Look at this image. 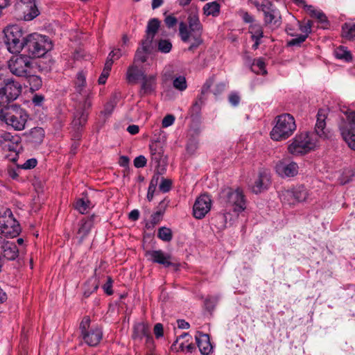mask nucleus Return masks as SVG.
Instances as JSON below:
<instances>
[{"mask_svg": "<svg viewBox=\"0 0 355 355\" xmlns=\"http://www.w3.org/2000/svg\"><path fill=\"white\" fill-rule=\"evenodd\" d=\"M327 119V111L319 110L317 114V121L314 132H303L297 134L291 141L288 146V152L294 155H304L318 146V137L324 139L331 138V133L326 128V119Z\"/></svg>", "mask_w": 355, "mask_h": 355, "instance_id": "f257e3e1", "label": "nucleus"}, {"mask_svg": "<svg viewBox=\"0 0 355 355\" xmlns=\"http://www.w3.org/2000/svg\"><path fill=\"white\" fill-rule=\"evenodd\" d=\"M187 23L184 21L179 23V35L184 42L193 41L188 48L191 51L198 47L203 42V26L200 22L199 10L196 6H191L187 10Z\"/></svg>", "mask_w": 355, "mask_h": 355, "instance_id": "f03ea898", "label": "nucleus"}, {"mask_svg": "<svg viewBox=\"0 0 355 355\" xmlns=\"http://www.w3.org/2000/svg\"><path fill=\"white\" fill-rule=\"evenodd\" d=\"M53 47L49 37L36 33L28 34L25 37L24 47L28 57L40 58Z\"/></svg>", "mask_w": 355, "mask_h": 355, "instance_id": "7ed1b4c3", "label": "nucleus"}, {"mask_svg": "<svg viewBox=\"0 0 355 355\" xmlns=\"http://www.w3.org/2000/svg\"><path fill=\"white\" fill-rule=\"evenodd\" d=\"M1 121L17 131L25 128L26 123L28 119L26 111L20 106L12 105L1 108Z\"/></svg>", "mask_w": 355, "mask_h": 355, "instance_id": "20e7f679", "label": "nucleus"}, {"mask_svg": "<svg viewBox=\"0 0 355 355\" xmlns=\"http://www.w3.org/2000/svg\"><path fill=\"white\" fill-rule=\"evenodd\" d=\"M296 128L294 117L290 114H282L275 118V125L270 131V136L273 141H284L289 138Z\"/></svg>", "mask_w": 355, "mask_h": 355, "instance_id": "39448f33", "label": "nucleus"}, {"mask_svg": "<svg viewBox=\"0 0 355 355\" xmlns=\"http://www.w3.org/2000/svg\"><path fill=\"white\" fill-rule=\"evenodd\" d=\"M5 44L11 53H17L24 47L26 32L19 25H10L3 30Z\"/></svg>", "mask_w": 355, "mask_h": 355, "instance_id": "423d86ee", "label": "nucleus"}, {"mask_svg": "<svg viewBox=\"0 0 355 355\" xmlns=\"http://www.w3.org/2000/svg\"><path fill=\"white\" fill-rule=\"evenodd\" d=\"M220 200L226 207H230L233 211L239 213L246 209V200L243 191L240 188L232 189L227 187L220 192Z\"/></svg>", "mask_w": 355, "mask_h": 355, "instance_id": "0eeeda50", "label": "nucleus"}, {"mask_svg": "<svg viewBox=\"0 0 355 355\" xmlns=\"http://www.w3.org/2000/svg\"><path fill=\"white\" fill-rule=\"evenodd\" d=\"M254 5L259 10L263 12L266 26L272 29H277L281 26V13L271 1L263 0L261 3H255Z\"/></svg>", "mask_w": 355, "mask_h": 355, "instance_id": "6e6552de", "label": "nucleus"}, {"mask_svg": "<svg viewBox=\"0 0 355 355\" xmlns=\"http://www.w3.org/2000/svg\"><path fill=\"white\" fill-rule=\"evenodd\" d=\"M343 113L345 118L339 125L340 135L348 147L355 150V112L345 111Z\"/></svg>", "mask_w": 355, "mask_h": 355, "instance_id": "1a4fd4ad", "label": "nucleus"}, {"mask_svg": "<svg viewBox=\"0 0 355 355\" xmlns=\"http://www.w3.org/2000/svg\"><path fill=\"white\" fill-rule=\"evenodd\" d=\"M8 65L10 72L19 77L28 76L33 68L31 58L22 54L12 56Z\"/></svg>", "mask_w": 355, "mask_h": 355, "instance_id": "9d476101", "label": "nucleus"}, {"mask_svg": "<svg viewBox=\"0 0 355 355\" xmlns=\"http://www.w3.org/2000/svg\"><path fill=\"white\" fill-rule=\"evenodd\" d=\"M92 92H87L86 98L83 103H80L73 113L72 124L75 128H79L85 125L88 119V110L92 107Z\"/></svg>", "mask_w": 355, "mask_h": 355, "instance_id": "9b49d317", "label": "nucleus"}, {"mask_svg": "<svg viewBox=\"0 0 355 355\" xmlns=\"http://www.w3.org/2000/svg\"><path fill=\"white\" fill-rule=\"evenodd\" d=\"M3 86L0 88L1 105L15 100L21 92V85L12 78H3Z\"/></svg>", "mask_w": 355, "mask_h": 355, "instance_id": "f8f14e48", "label": "nucleus"}, {"mask_svg": "<svg viewBox=\"0 0 355 355\" xmlns=\"http://www.w3.org/2000/svg\"><path fill=\"white\" fill-rule=\"evenodd\" d=\"M212 205L211 196L202 194L198 196L193 206V215L197 219L203 218L210 211Z\"/></svg>", "mask_w": 355, "mask_h": 355, "instance_id": "ddd939ff", "label": "nucleus"}, {"mask_svg": "<svg viewBox=\"0 0 355 355\" xmlns=\"http://www.w3.org/2000/svg\"><path fill=\"white\" fill-rule=\"evenodd\" d=\"M275 171L282 178H292L297 175L299 166L293 161L280 160L276 164Z\"/></svg>", "mask_w": 355, "mask_h": 355, "instance_id": "4468645a", "label": "nucleus"}, {"mask_svg": "<svg viewBox=\"0 0 355 355\" xmlns=\"http://www.w3.org/2000/svg\"><path fill=\"white\" fill-rule=\"evenodd\" d=\"M0 147L4 150L17 152L20 148V137L17 135L3 132L0 135Z\"/></svg>", "mask_w": 355, "mask_h": 355, "instance_id": "2eb2a0df", "label": "nucleus"}, {"mask_svg": "<svg viewBox=\"0 0 355 355\" xmlns=\"http://www.w3.org/2000/svg\"><path fill=\"white\" fill-rule=\"evenodd\" d=\"M17 8L23 13L25 21H31L39 15L35 0H20L17 3Z\"/></svg>", "mask_w": 355, "mask_h": 355, "instance_id": "dca6fc26", "label": "nucleus"}, {"mask_svg": "<svg viewBox=\"0 0 355 355\" xmlns=\"http://www.w3.org/2000/svg\"><path fill=\"white\" fill-rule=\"evenodd\" d=\"M145 256L148 261L153 263L161 264L165 268L174 265L171 261V255L164 252L161 250H147L145 252Z\"/></svg>", "mask_w": 355, "mask_h": 355, "instance_id": "f3484780", "label": "nucleus"}, {"mask_svg": "<svg viewBox=\"0 0 355 355\" xmlns=\"http://www.w3.org/2000/svg\"><path fill=\"white\" fill-rule=\"evenodd\" d=\"M132 338L136 341L146 338V343H152L153 337L148 325L144 322H136L132 327Z\"/></svg>", "mask_w": 355, "mask_h": 355, "instance_id": "a211bd4d", "label": "nucleus"}, {"mask_svg": "<svg viewBox=\"0 0 355 355\" xmlns=\"http://www.w3.org/2000/svg\"><path fill=\"white\" fill-rule=\"evenodd\" d=\"M157 86V77L156 74H145L141 80L139 95L147 96L155 92Z\"/></svg>", "mask_w": 355, "mask_h": 355, "instance_id": "6ab92c4d", "label": "nucleus"}, {"mask_svg": "<svg viewBox=\"0 0 355 355\" xmlns=\"http://www.w3.org/2000/svg\"><path fill=\"white\" fill-rule=\"evenodd\" d=\"M0 255L8 260H15L19 256V250L15 243L0 236Z\"/></svg>", "mask_w": 355, "mask_h": 355, "instance_id": "aec40b11", "label": "nucleus"}, {"mask_svg": "<svg viewBox=\"0 0 355 355\" xmlns=\"http://www.w3.org/2000/svg\"><path fill=\"white\" fill-rule=\"evenodd\" d=\"M81 337L87 345L94 347L96 346L102 339L103 332L100 328L96 327L82 334Z\"/></svg>", "mask_w": 355, "mask_h": 355, "instance_id": "412c9836", "label": "nucleus"}, {"mask_svg": "<svg viewBox=\"0 0 355 355\" xmlns=\"http://www.w3.org/2000/svg\"><path fill=\"white\" fill-rule=\"evenodd\" d=\"M270 184V174L265 171H260L259 173L257 179L254 181V183L252 187V191L256 194L261 193L264 190L268 189Z\"/></svg>", "mask_w": 355, "mask_h": 355, "instance_id": "4be33fe9", "label": "nucleus"}, {"mask_svg": "<svg viewBox=\"0 0 355 355\" xmlns=\"http://www.w3.org/2000/svg\"><path fill=\"white\" fill-rule=\"evenodd\" d=\"M195 338L200 353L203 355H209L212 349L209 335L197 331Z\"/></svg>", "mask_w": 355, "mask_h": 355, "instance_id": "5701e85b", "label": "nucleus"}, {"mask_svg": "<svg viewBox=\"0 0 355 355\" xmlns=\"http://www.w3.org/2000/svg\"><path fill=\"white\" fill-rule=\"evenodd\" d=\"M152 49L153 43L143 40L141 42V46L137 49L135 53L133 63L137 64L139 62L141 63L145 62L147 60L148 55L150 53Z\"/></svg>", "mask_w": 355, "mask_h": 355, "instance_id": "b1692460", "label": "nucleus"}, {"mask_svg": "<svg viewBox=\"0 0 355 355\" xmlns=\"http://www.w3.org/2000/svg\"><path fill=\"white\" fill-rule=\"evenodd\" d=\"M145 74V72L137 64L133 63L128 68L125 78L128 83H136L141 80Z\"/></svg>", "mask_w": 355, "mask_h": 355, "instance_id": "393cba45", "label": "nucleus"}, {"mask_svg": "<svg viewBox=\"0 0 355 355\" xmlns=\"http://www.w3.org/2000/svg\"><path fill=\"white\" fill-rule=\"evenodd\" d=\"M15 223L16 221L12 220V224L9 225V224L6 223L4 220H0V232L1 234L12 238L17 236L20 232V227L18 224L15 225Z\"/></svg>", "mask_w": 355, "mask_h": 355, "instance_id": "a878e982", "label": "nucleus"}, {"mask_svg": "<svg viewBox=\"0 0 355 355\" xmlns=\"http://www.w3.org/2000/svg\"><path fill=\"white\" fill-rule=\"evenodd\" d=\"M28 142L34 144H40L44 137V130L42 128L35 127L32 128L28 133L26 134Z\"/></svg>", "mask_w": 355, "mask_h": 355, "instance_id": "bb28decb", "label": "nucleus"}, {"mask_svg": "<svg viewBox=\"0 0 355 355\" xmlns=\"http://www.w3.org/2000/svg\"><path fill=\"white\" fill-rule=\"evenodd\" d=\"M341 37L348 41L355 40V21L350 20L345 22L341 26Z\"/></svg>", "mask_w": 355, "mask_h": 355, "instance_id": "cd10ccee", "label": "nucleus"}, {"mask_svg": "<svg viewBox=\"0 0 355 355\" xmlns=\"http://www.w3.org/2000/svg\"><path fill=\"white\" fill-rule=\"evenodd\" d=\"M94 216L84 218L80 220L79 223V228L77 232L78 236L79 237L80 241H83L85 237H86L89 233L92 227L94 225Z\"/></svg>", "mask_w": 355, "mask_h": 355, "instance_id": "c85d7f7f", "label": "nucleus"}, {"mask_svg": "<svg viewBox=\"0 0 355 355\" xmlns=\"http://www.w3.org/2000/svg\"><path fill=\"white\" fill-rule=\"evenodd\" d=\"M159 25L160 21L157 19L153 18L150 19L147 24L146 37L144 40L149 41V42L153 43L154 37L159 28Z\"/></svg>", "mask_w": 355, "mask_h": 355, "instance_id": "c756f323", "label": "nucleus"}, {"mask_svg": "<svg viewBox=\"0 0 355 355\" xmlns=\"http://www.w3.org/2000/svg\"><path fill=\"white\" fill-rule=\"evenodd\" d=\"M86 85V77L83 71H80L76 75V79L75 80V89L77 93L83 95L84 99L86 98L87 92H91L90 91H84V88Z\"/></svg>", "mask_w": 355, "mask_h": 355, "instance_id": "7c9ffc66", "label": "nucleus"}, {"mask_svg": "<svg viewBox=\"0 0 355 355\" xmlns=\"http://www.w3.org/2000/svg\"><path fill=\"white\" fill-rule=\"evenodd\" d=\"M98 288V280L96 277L93 276L89 278L84 284L83 295L85 297H88L92 293L96 291Z\"/></svg>", "mask_w": 355, "mask_h": 355, "instance_id": "2f4dec72", "label": "nucleus"}, {"mask_svg": "<svg viewBox=\"0 0 355 355\" xmlns=\"http://www.w3.org/2000/svg\"><path fill=\"white\" fill-rule=\"evenodd\" d=\"M202 10L206 16L218 17L220 11V6L216 1L209 2L203 6Z\"/></svg>", "mask_w": 355, "mask_h": 355, "instance_id": "473e14b6", "label": "nucleus"}, {"mask_svg": "<svg viewBox=\"0 0 355 355\" xmlns=\"http://www.w3.org/2000/svg\"><path fill=\"white\" fill-rule=\"evenodd\" d=\"M92 207L93 205L87 198H78L74 205V208L82 214H86Z\"/></svg>", "mask_w": 355, "mask_h": 355, "instance_id": "72a5a7b5", "label": "nucleus"}, {"mask_svg": "<svg viewBox=\"0 0 355 355\" xmlns=\"http://www.w3.org/2000/svg\"><path fill=\"white\" fill-rule=\"evenodd\" d=\"M334 55L337 59L344 60L347 62H351L353 59L350 51L345 46H338L334 51Z\"/></svg>", "mask_w": 355, "mask_h": 355, "instance_id": "f704fd0d", "label": "nucleus"}, {"mask_svg": "<svg viewBox=\"0 0 355 355\" xmlns=\"http://www.w3.org/2000/svg\"><path fill=\"white\" fill-rule=\"evenodd\" d=\"M279 195L282 202L288 205L298 203L292 189L282 190L279 191Z\"/></svg>", "mask_w": 355, "mask_h": 355, "instance_id": "c9c22d12", "label": "nucleus"}, {"mask_svg": "<svg viewBox=\"0 0 355 355\" xmlns=\"http://www.w3.org/2000/svg\"><path fill=\"white\" fill-rule=\"evenodd\" d=\"M292 189L297 202H302L308 199L309 193L304 186L300 185Z\"/></svg>", "mask_w": 355, "mask_h": 355, "instance_id": "e433bc0d", "label": "nucleus"}, {"mask_svg": "<svg viewBox=\"0 0 355 355\" xmlns=\"http://www.w3.org/2000/svg\"><path fill=\"white\" fill-rule=\"evenodd\" d=\"M26 78L28 83H29L30 87L31 90L36 91L38 90L42 86V80L41 78L35 75H31V71L29 73V75L27 76H24Z\"/></svg>", "mask_w": 355, "mask_h": 355, "instance_id": "4c0bfd02", "label": "nucleus"}, {"mask_svg": "<svg viewBox=\"0 0 355 355\" xmlns=\"http://www.w3.org/2000/svg\"><path fill=\"white\" fill-rule=\"evenodd\" d=\"M252 39L261 40L263 37V28L259 24H252L249 27Z\"/></svg>", "mask_w": 355, "mask_h": 355, "instance_id": "58836bf2", "label": "nucleus"}, {"mask_svg": "<svg viewBox=\"0 0 355 355\" xmlns=\"http://www.w3.org/2000/svg\"><path fill=\"white\" fill-rule=\"evenodd\" d=\"M354 175L353 171L349 168H345L343 171L340 172L338 181L340 184H345L349 182Z\"/></svg>", "mask_w": 355, "mask_h": 355, "instance_id": "ea45409f", "label": "nucleus"}, {"mask_svg": "<svg viewBox=\"0 0 355 355\" xmlns=\"http://www.w3.org/2000/svg\"><path fill=\"white\" fill-rule=\"evenodd\" d=\"M163 215L162 212L156 211L151 215L150 220L146 223V227L147 229L154 228L162 220Z\"/></svg>", "mask_w": 355, "mask_h": 355, "instance_id": "a19ab883", "label": "nucleus"}, {"mask_svg": "<svg viewBox=\"0 0 355 355\" xmlns=\"http://www.w3.org/2000/svg\"><path fill=\"white\" fill-rule=\"evenodd\" d=\"M112 66V65L111 64V62H110V60L105 61L103 70L98 80V82L99 84L103 85V84L105 83L106 80L110 75V72L111 71Z\"/></svg>", "mask_w": 355, "mask_h": 355, "instance_id": "79ce46f5", "label": "nucleus"}, {"mask_svg": "<svg viewBox=\"0 0 355 355\" xmlns=\"http://www.w3.org/2000/svg\"><path fill=\"white\" fill-rule=\"evenodd\" d=\"M173 85L176 89L182 92L187 87V80L184 76H179L173 81Z\"/></svg>", "mask_w": 355, "mask_h": 355, "instance_id": "37998d69", "label": "nucleus"}, {"mask_svg": "<svg viewBox=\"0 0 355 355\" xmlns=\"http://www.w3.org/2000/svg\"><path fill=\"white\" fill-rule=\"evenodd\" d=\"M157 49L161 53H168L171 51L172 43L168 40H159L157 43Z\"/></svg>", "mask_w": 355, "mask_h": 355, "instance_id": "c03bdc74", "label": "nucleus"}, {"mask_svg": "<svg viewBox=\"0 0 355 355\" xmlns=\"http://www.w3.org/2000/svg\"><path fill=\"white\" fill-rule=\"evenodd\" d=\"M157 236L164 241H170L172 239L171 230L166 227H162L158 230Z\"/></svg>", "mask_w": 355, "mask_h": 355, "instance_id": "a18cd8bd", "label": "nucleus"}, {"mask_svg": "<svg viewBox=\"0 0 355 355\" xmlns=\"http://www.w3.org/2000/svg\"><path fill=\"white\" fill-rule=\"evenodd\" d=\"M252 69L257 73L266 74L267 73L265 69V62L262 58L254 60Z\"/></svg>", "mask_w": 355, "mask_h": 355, "instance_id": "49530a36", "label": "nucleus"}, {"mask_svg": "<svg viewBox=\"0 0 355 355\" xmlns=\"http://www.w3.org/2000/svg\"><path fill=\"white\" fill-rule=\"evenodd\" d=\"M297 24H299V28L302 32L301 35H306L307 38L309 33L311 32L312 21L309 20L306 22L301 23L300 21H297Z\"/></svg>", "mask_w": 355, "mask_h": 355, "instance_id": "de8ad7c7", "label": "nucleus"}, {"mask_svg": "<svg viewBox=\"0 0 355 355\" xmlns=\"http://www.w3.org/2000/svg\"><path fill=\"white\" fill-rule=\"evenodd\" d=\"M125 51L122 49H114L108 55L106 60H110L112 65L114 60L119 59L123 54Z\"/></svg>", "mask_w": 355, "mask_h": 355, "instance_id": "09e8293b", "label": "nucleus"}, {"mask_svg": "<svg viewBox=\"0 0 355 355\" xmlns=\"http://www.w3.org/2000/svg\"><path fill=\"white\" fill-rule=\"evenodd\" d=\"M218 300L219 296L218 295L208 296L205 300V305L206 306V309L209 311H212L215 308Z\"/></svg>", "mask_w": 355, "mask_h": 355, "instance_id": "8fccbe9b", "label": "nucleus"}, {"mask_svg": "<svg viewBox=\"0 0 355 355\" xmlns=\"http://www.w3.org/2000/svg\"><path fill=\"white\" fill-rule=\"evenodd\" d=\"M203 103L202 96H199L190 109L191 116L198 115L200 112L202 105Z\"/></svg>", "mask_w": 355, "mask_h": 355, "instance_id": "3c124183", "label": "nucleus"}, {"mask_svg": "<svg viewBox=\"0 0 355 355\" xmlns=\"http://www.w3.org/2000/svg\"><path fill=\"white\" fill-rule=\"evenodd\" d=\"M172 180L170 179H166L161 178V182L159 185V191L163 193H167L171 189Z\"/></svg>", "mask_w": 355, "mask_h": 355, "instance_id": "603ef678", "label": "nucleus"}, {"mask_svg": "<svg viewBox=\"0 0 355 355\" xmlns=\"http://www.w3.org/2000/svg\"><path fill=\"white\" fill-rule=\"evenodd\" d=\"M296 37L293 38L287 42L288 46H300L306 40V35H295Z\"/></svg>", "mask_w": 355, "mask_h": 355, "instance_id": "864d4df0", "label": "nucleus"}, {"mask_svg": "<svg viewBox=\"0 0 355 355\" xmlns=\"http://www.w3.org/2000/svg\"><path fill=\"white\" fill-rule=\"evenodd\" d=\"M115 106H116L115 101H110L105 105L103 110L101 111V114H103L105 116H110L111 114L112 113V112L114 111Z\"/></svg>", "mask_w": 355, "mask_h": 355, "instance_id": "5fc2aeb1", "label": "nucleus"}, {"mask_svg": "<svg viewBox=\"0 0 355 355\" xmlns=\"http://www.w3.org/2000/svg\"><path fill=\"white\" fill-rule=\"evenodd\" d=\"M90 322H91V320L89 316H85L83 318V320L80 324V327H79L81 334L91 329V328H89Z\"/></svg>", "mask_w": 355, "mask_h": 355, "instance_id": "6e6d98bb", "label": "nucleus"}, {"mask_svg": "<svg viewBox=\"0 0 355 355\" xmlns=\"http://www.w3.org/2000/svg\"><path fill=\"white\" fill-rule=\"evenodd\" d=\"M302 6L304 7L306 12L311 17H313V18H315L317 17V15H319L320 12H321L320 10L316 9L314 6H313L311 5H307V4L304 3Z\"/></svg>", "mask_w": 355, "mask_h": 355, "instance_id": "4d7b16f0", "label": "nucleus"}, {"mask_svg": "<svg viewBox=\"0 0 355 355\" xmlns=\"http://www.w3.org/2000/svg\"><path fill=\"white\" fill-rule=\"evenodd\" d=\"M228 100L230 104L235 107L239 104L241 98L237 92H233L229 94Z\"/></svg>", "mask_w": 355, "mask_h": 355, "instance_id": "13d9d810", "label": "nucleus"}, {"mask_svg": "<svg viewBox=\"0 0 355 355\" xmlns=\"http://www.w3.org/2000/svg\"><path fill=\"white\" fill-rule=\"evenodd\" d=\"M146 163L147 159L144 155L137 156L134 159V166L136 168H143L146 166Z\"/></svg>", "mask_w": 355, "mask_h": 355, "instance_id": "bf43d9fd", "label": "nucleus"}, {"mask_svg": "<svg viewBox=\"0 0 355 355\" xmlns=\"http://www.w3.org/2000/svg\"><path fill=\"white\" fill-rule=\"evenodd\" d=\"M318 21L321 24V27L323 28H327L329 26V22L327 20L326 15L321 11L319 15L315 17Z\"/></svg>", "mask_w": 355, "mask_h": 355, "instance_id": "052dcab7", "label": "nucleus"}, {"mask_svg": "<svg viewBox=\"0 0 355 355\" xmlns=\"http://www.w3.org/2000/svg\"><path fill=\"white\" fill-rule=\"evenodd\" d=\"M150 156H153L155 154L163 153L162 147L157 142L153 143L150 145Z\"/></svg>", "mask_w": 355, "mask_h": 355, "instance_id": "680f3d73", "label": "nucleus"}, {"mask_svg": "<svg viewBox=\"0 0 355 355\" xmlns=\"http://www.w3.org/2000/svg\"><path fill=\"white\" fill-rule=\"evenodd\" d=\"M175 116L172 114H167L162 119V125L163 128H168L173 124Z\"/></svg>", "mask_w": 355, "mask_h": 355, "instance_id": "e2e57ef3", "label": "nucleus"}, {"mask_svg": "<svg viewBox=\"0 0 355 355\" xmlns=\"http://www.w3.org/2000/svg\"><path fill=\"white\" fill-rule=\"evenodd\" d=\"M112 288V279L110 277H108L107 282L103 286V288L106 294L111 295L113 293V290Z\"/></svg>", "mask_w": 355, "mask_h": 355, "instance_id": "0e129e2a", "label": "nucleus"}, {"mask_svg": "<svg viewBox=\"0 0 355 355\" xmlns=\"http://www.w3.org/2000/svg\"><path fill=\"white\" fill-rule=\"evenodd\" d=\"M164 22L169 28L174 27L178 22L176 17L173 15H168L165 17Z\"/></svg>", "mask_w": 355, "mask_h": 355, "instance_id": "69168bd1", "label": "nucleus"}, {"mask_svg": "<svg viewBox=\"0 0 355 355\" xmlns=\"http://www.w3.org/2000/svg\"><path fill=\"white\" fill-rule=\"evenodd\" d=\"M37 159L35 158H31L26 160L24 164L22 165V168L24 169H31L36 166L37 165Z\"/></svg>", "mask_w": 355, "mask_h": 355, "instance_id": "338daca9", "label": "nucleus"}, {"mask_svg": "<svg viewBox=\"0 0 355 355\" xmlns=\"http://www.w3.org/2000/svg\"><path fill=\"white\" fill-rule=\"evenodd\" d=\"M154 334L157 338H159L164 335L163 325L161 323H157L154 327Z\"/></svg>", "mask_w": 355, "mask_h": 355, "instance_id": "774afa93", "label": "nucleus"}]
</instances>
